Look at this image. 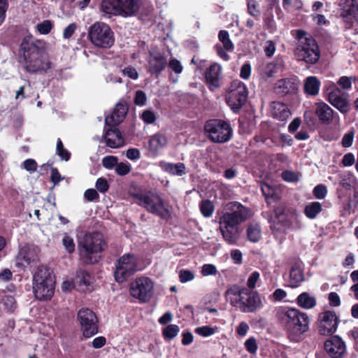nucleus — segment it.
<instances>
[{"label": "nucleus", "mask_w": 358, "mask_h": 358, "mask_svg": "<svg viewBox=\"0 0 358 358\" xmlns=\"http://www.w3.org/2000/svg\"><path fill=\"white\" fill-rule=\"evenodd\" d=\"M299 81L296 76L278 80L273 87V91L278 96L284 97L297 93Z\"/></svg>", "instance_id": "18"}, {"label": "nucleus", "mask_w": 358, "mask_h": 358, "mask_svg": "<svg viewBox=\"0 0 358 358\" xmlns=\"http://www.w3.org/2000/svg\"><path fill=\"white\" fill-rule=\"evenodd\" d=\"M279 324L285 330L288 338L293 342L303 339L309 329V317L305 313L294 308H285L278 312Z\"/></svg>", "instance_id": "2"}, {"label": "nucleus", "mask_w": 358, "mask_h": 358, "mask_svg": "<svg viewBox=\"0 0 358 358\" xmlns=\"http://www.w3.org/2000/svg\"><path fill=\"white\" fill-rule=\"evenodd\" d=\"M226 295L231 305L238 308L243 313H253L261 306L259 293L245 287L234 285L227 289Z\"/></svg>", "instance_id": "4"}, {"label": "nucleus", "mask_w": 358, "mask_h": 358, "mask_svg": "<svg viewBox=\"0 0 358 358\" xmlns=\"http://www.w3.org/2000/svg\"><path fill=\"white\" fill-rule=\"evenodd\" d=\"M262 192L268 206H271L272 203H275V204L280 203V195L269 185L264 183V185H262Z\"/></svg>", "instance_id": "35"}, {"label": "nucleus", "mask_w": 358, "mask_h": 358, "mask_svg": "<svg viewBox=\"0 0 358 358\" xmlns=\"http://www.w3.org/2000/svg\"><path fill=\"white\" fill-rule=\"evenodd\" d=\"M322 210L321 203L318 201H313L305 206L304 214L309 219H315Z\"/></svg>", "instance_id": "39"}, {"label": "nucleus", "mask_w": 358, "mask_h": 358, "mask_svg": "<svg viewBox=\"0 0 358 358\" xmlns=\"http://www.w3.org/2000/svg\"><path fill=\"white\" fill-rule=\"evenodd\" d=\"M117 164V157L115 156H106L102 159V165L107 169H112Z\"/></svg>", "instance_id": "51"}, {"label": "nucleus", "mask_w": 358, "mask_h": 358, "mask_svg": "<svg viewBox=\"0 0 358 358\" xmlns=\"http://www.w3.org/2000/svg\"><path fill=\"white\" fill-rule=\"evenodd\" d=\"M320 85L316 76H308L304 80L303 92L307 95L315 96L319 93Z\"/></svg>", "instance_id": "31"}, {"label": "nucleus", "mask_w": 358, "mask_h": 358, "mask_svg": "<svg viewBox=\"0 0 358 358\" xmlns=\"http://www.w3.org/2000/svg\"><path fill=\"white\" fill-rule=\"evenodd\" d=\"M92 275L85 270L79 271L76 277V284L80 291L85 292L91 285Z\"/></svg>", "instance_id": "34"}, {"label": "nucleus", "mask_w": 358, "mask_h": 358, "mask_svg": "<svg viewBox=\"0 0 358 358\" xmlns=\"http://www.w3.org/2000/svg\"><path fill=\"white\" fill-rule=\"evenodd\" d=\"M130 294L141 303L148 302L154 294V282L148 277L136 278L130 284Z\"/></svg>", "instance_id": "13"}, {"label": "nucleus", "mask_w": 358, "mask_h": 358, "mask_svg": "<svg viewBox=\"0 0 358 358\" xmlns=\"http://www.w3.org/2000/svg\"><path fill=\"white\" fill-rule=\"evenodd\" d=\"M218 38L222 43L224 48L227 51H233L234 45L229 38V34L226 30H221L218 34Z\"/></svg>", "instance_id": "42"}, {"label": "nucleus", "mask_w": 358, "mask_h": 358, "mask_svg": "<svg viewBox=\"0 0 358 358\" xmlns=\"http://www.w3.org/2000/svg\"><path fill=\"white\" fill-rule=\"evenodd\" d=\"M352 80H355V77L341 76L337 83L343 90H350L352 87Z\"/></svg>", "instance_id": "53"}, {"label": "nucleus", "mask_w": 358, "mask_h": 358, "mask_svg": "<svg viewBox=\"0 0 358 358\" xmlns=\"http://www.w3.org/2000/svg\"><path fill=\"white\" fill-rule=\"evenodd\" d=\"M220 231L223 239L229 245H236L239 238L238 228L235 227H229L226 224H221L220 226Z\"/></svg>", "instance_id": "30"}, {"label": "nucleus", "mask_w": 358, "mask_h": 358, "mask_svg": "<svg viewBox=\"0 0 358 358\" xmlns=\"http://www.w3.org/2000/svg\"><path fill=\"white\" fill-rule=\"evenodd\" d=\"M217 273V270L215 265L211 264H205L202 266L201 274L203 276L214 275Z\"/></svg>", "instance_id": "59"}, {"label": "nucleus", "mask_w": 358, "mask_h": 358, "mask_svg": "<svg viewBox=\"0 0 358 358\" xmlns=\"http://www.w3.org/2000/svg\"><path fill=\"white\" fill-rule=\"evenodd\" d=\"M297 305L304 309H310L316 306V299L308 292L300 294L296 298Z\"/></svg>", "instance_id": "38"}, {"label": "nucleus", "mask_w": 358, "mask_h": 358, "mask_svg": "<svg viewBox=\"0 0 358 358\" xmlns=\"http://www.w3.org/2000/svg\"><path fill=\"white\" fill-rule=\"evenodd\" d=\"M180 328L176 324H169L162 330V336L166 341L173 340L179 333Z\"/></svg>", "instance_id": "43"}, {"label": "nucleus", "mask_w": 358, "mask_h": 358, "mask_svg": "<svg viewBox=\"0 0 358 358\" xmlns=\"http://www.w3.org/2000/svg\"><path fill=\"white\" fill-rule=\"evenodd\" d=\"M282 178L285 181L291 182H296L299 180V176L296 173L287 170L282 173Z\"/></svg>", "instance_id": "63"}, {"label": "nucleus", "mask_w": 358, "mask_h": 358, "mask_svg": "<svg viewBox=\"0 0 358 358\" xmlns=\"http://www.w3.org/2000/svg\"><path fill=\"white\" fill-rule=\"evenodd\" d=\"M314 113L318 117L319 122L325 125L331 124L334 118V114H337L328 104L323 101L315 103Z\"/></svg>", "instance_id": "24"}, {"label": "nucleus", "mask_w": 358, "mask_h": 358, "mask_svg": "<svg viewBox=\"0 0 358 358\" xmlns=\"http://www.w3.org/2000/svg\"><path fill=\"white\" fill-rule=\"evenodd\" d=\"M222 67L217 63L211 64L205 72L206 83L210 91L220 87V78Z\"/></svg>", "instance_id": "25"}, {"label": "nucleus", "mask_w": 358, "mask_h": 358, "mask_svg": "<svg viewBox=\"0 0 358 358\" xmlns=\"http://www.w3.org/2000/svg\"><path fill=\"white\" fill-rule=\"evenodd\" d=\"M327 101L341 113H348V100L338 87H334L328 93Z\"/></svg>", "instance_id": "22"}, {"label": "nucleus", "mask_w": 358, "mask_h": 358, "mask_svg": "<svg viewBox=\"0 0 358 358\" xmlns=\"http://www.w3.org/2000/svg\"><path fill=\"white\" fill-rule=\"evenodd\" d=\"M138 258L134 254L127 253L120 257L115 264L114 277L119 283L126 282L137 271Z\"/></svg>", "instance_id": "12"}, {"label": "nucleus", "mask_w": 358, "mask_h": 358, "mask_svg": "<svg viewBox=\"0 0 358 358\" xmlns=\"http://www.w3.org/2000/svg\"><path fill=\"white\" fill-rule=\"evenodd\" d=\"M167 57L161 52H149L147 71L158 78L167 66Z\"/></svg>", "instance_id": "19"}, {"label": "nucleus", "mask_w": 358, "mask_h": 358, "mask_svg": "<svg viewBox=\"0 0 358 358\" xmlns=\"http://www.w3.org/2000/svg\"><path fill=\"white\" fill-rule=\"evenodd\" d=\"M53 27V24L49 20H43L36 25L37 31L41 34H49Z\"/></svg>", "instance_id": "48"}, {"label": "nucleus", "mask_w": 358, "mask_h": 358, "mask_svg": "<svg viewBox=\"0 0 358 358\" xmlns=\"http://www.w3.org/2000/svg\"><path fill=\"white\" fill-rule=\"evenodd\" d=\"M340 320L334 310H324L317 318L318 332L322 336H331L336 332Z\"/></svg>", "instance_id": "16"}, {"label": "nucleus", "mask_w": 358, "mask_h": 358, "mask_svg": "<svg viewBox=\"0 0 358 358\" xmlns=\"http://www.w3.org/2000/svg\"><path fill=\"white\" fill-rule=\"evenodd\" d=\"M297 216L298 213L294 208L282 202L276 203L273 206V213L268 220L271 230L273 232L285 234L292 227Z\"/></svg>", "instance_id": "5"}, {"label": "nucleus", "mask_w": 358, "mask_h": 358, "mask_svg": "<svg viewBox=\"0 0 358 358\" xmlns=\"http://www.w3.org/2000/svg\"><path fill=\"white\" fill-rule=\"evenodd\" d=\"M167 144L166 137L160 133L152 135L149 141V149L151 152H156Z\"/></svg>", "instance_id": "36"}, {"label": "nucleus", "mask_w": 358, "mask_h": 358, "mask_svg": "<svg viewBox=\"0 0 358 358\" xmlns=\"http://www.w3.org/2000/svg\"><path fill=\"white\" fill-rule=\"evenodd\" d=\"M285 69V62L282 59H276L273 62H262L257 66V73L260 77L267 80L268 78H273L279 71Z\"/></svg>", "instance_id": "20"}, {"label": "nucleus", "mask_w": 358, "mask_h": 358, "mask_svg": "<svg viewBox=\"0 0 358 358\" xmlns=\"http://www.w3.org/2000/svg\"><path fill=\"white\" fill-rule=\"evenodd\" d=\"M131 171V166L123 162H120L115 166V172L121 176L128 174Z\"/></svg>", "instance_id": "57"}, {"label": "nucleus", "mask_w": 358, "mask_h": 358, "mask_svg": "<svg viewBox=\"0 0 358 358\" xmlns=\"http://www.w3.org/2000/svg\"><path fill=\"white\" fill-rule=\"evenodd\" d=\"M199 209L201 214L205 217H210L212 216L215 206L213 203L209 199L202 200L199 203Z\"/></svg>", "instance_id": "41"}, {"label": "nucleus", "mask_w": 358, "mask_h": 358, "mask_svg": "<svg viewBox=\"0 0 358 358\" xmlns=\"http://www.w3.org/2000/svg\"><path fill=\"white\" fill-rule=\"evenodd\" d=\"M105 141L108 147L118 148L124 145V138L121 131L117 127H111L106 130L105 134Z\"/></svg>", "instance_id": "26"}, {"label": "nucleus", "mask_w": 358, "mask_h": 358, "mask_svg": "<svg viewBox=\"0 0 358 358\" xmlns=\"http://www.w3.org/2000/svg\"><path fill=\"white\" fill-rule=\"evenodd\" d=\"M341 16L343 19L344 27L346 29H350L352 28L355 21L358 22V15H348L347 13H343V12H341Z\"/></svg>", "instance_id": "47"}, {"label": "nucleus", "mask_w": 358, "mask_h": 358, "mask_svg": "<svg viewBox=\"0 0 358 358\" xmlns=\"http://www.w3.org/2000/svg\"><path fill=\"white\" fill-rule=\"evenodd\" d=\"M218 328L217 327L205 325L196 327L194 329V332L202 337H208L215 334Z\"/></svg>", "instance_id": "45"}, {"label": "nucleus", "mask_w": 358, "mask_h": 358, "mask_svg": "<svg viewBox=\"0 0 358 358\" xmlns=\"http://www.w3.org/2000/svg\"><path fill=\"white\" fill-rule=\"evenodd\" d=\"M259 276L260 274L258 271H253L247 280V288L252 290L256 287V284L259 280Z\"/></svg>", "instance_id": "55"}, {"label": "nucleus", "mask_w": 358, "mask_h": 358, "mask_svg": "<svg viewBox=\"0 0 358 358\" xmlns=\"http://www.w3.org/2000/svg\"><path fill=\"white\" fill-rule=\"evenodd\" d=\"M56 154L62 160H64L66 162L70 159L71 155V152L64 148V144L59 138H57V141Z\"/></svg>", "instance_id": "46"}, {"label": "nucleus", "mask_w": 358, "mask_h": 358, "mask_svg": "<svg viewBox=\"0 0 358 358\" xmlns=\"http://www.w3.org/2000/svg\"><path fill=\"white\" fill-rule=\"evenodd\" d=\"M132 197L138 206L162 219H168L171 216L170 210L165 206L164 200L157 193L152 191L138 192L132 194Z\"/></svg>", "instance_id": "8"}, {"label": "nucleus", "mask_w": 358, "mask_h": 358, "mask_svg": "<svg viewBox=\"0 0 358 358\" xmlns=\"http://www.w3.org/2000/svg\"><path fill=\"white\" fill-rule=\"evenodd\" d=\"M324 347L331 358H343L346 352L345 344L338 336H332L327 340Z\"/></svg>", "instance_id": "21"}, {"label": "nucleus", "mask_w": 358, "mask_h": 358, "mask_svg": "<svg viewBox=\"0 0 358 358\" xmlns=\"http://www.w3.org/2000/svg\"><path fill=\"white\" fill-rule=\"evenodd\" d=\"M52 271L44 266H38L33 276L34 292L39 300L50 299L55 290V277Z\"/></svg>", "instance_id": "7"}, {"label": "nucleus", "mask_w": 358, "mask_h": 358, "mask_svg": "<svg viewBox=\"0 0 358 358\" xmlns=\"http://www.w3.org/2000/svg\"><path fill=\"white\" fill-rule=\"evenodd\" d=\"M294 31L296 32V38L299 43L296 49L299 59L310 64L317 62L320 50L315 39L303 29L292 31Z\"/></svg>", "instance_id": "6"}, {"label": "nucleus", "mask_w": 358, "mask_h": 358, "mask_svg": "<svg viewBox=\"0 0 358 358\" xmlns=\"http://www.w3.org/2000/svg\"><path fill=\"white\" fill-rule=\"evenodd\" d=\"M63 245L69 254H72L75 251V243L73 238L68 235H65L62 239Z\"/></svg>", "instance_id": "52"}, {"label": "nucleus", "mask_w": 358, "mask_h": 358, "mask_svg": "<svg viewBox=\"0 0 358 358\" xmlns=\"http://www.w3.org/2000/svg\"><path fill=\"white\" fill-rule=\"evenodd\" d=\"M162 170L173 176H182L186 173L185 165L182 162L173 164L171 162H161Z\"/></svg>", "instance_id": "32"}, {"label": "nucleus", "mask_w": 358, "mask_h": 358, "mask_svg": "<svg viewBox=\"0 0 358 358\" xmlns=\"http://www.w3.org/2000/svg\"><path fill=\"white\" fill-rule=\"evenodd\" d=\"M100 10L110 15H121L117 0H102Z\"/></svg>", "instance_id": "33"}, {"label": "nucleus", "mask_w": 358, "mask_h": 358, "mask_svg": "<svg viewBox=\"0 0 358 358\" xmlns=\"http://www.w3.org/2000/svg\"><path fill=\"white\" fill-rule=\"evenodd\" d=\"M230 211L226 212L220 218L221 224L229 227L238 226L250 217V210L238 202L231 203Z\"/></svg>", "instance_id": "15"}, {"label": "nucleus", "mask_w": 358, "mask_h": 358, "mask_svg": "<svg viewBox=\"0 0 358 358\" xmlns=\"http://www.w3.org/2000/svg\"><path fill=\"white\" fill-rule=\"evenodd\" d=\"M245 347L246 350L250 354H255L257 352L258 346L257 344L256 339L254 337H251L245 341Z\"/></svg>", "instance_id": "54"}, {"label": "nucleus", "mask_w": 358, "mask_h": 358, "mask_svg": "<svg viewBox=\"0 0 358 358\" xmlns=\"http://www.w3.org/2000/svg\"><path fill=\"white\" fill-rule=\"evenodd\" d=\"M204 131L211 141L222 143L229 141L232 130L227 122L220 119H210L206 122Z\"/></svg>", "instance_id": "9"}, {"label": "nucleus", "mask_w": 358, "mask_h": 358, "mask_svg": "<svg viewBox=\"0 0 358 358\" xmlns=\"http://www.w3.org/2000/svg\"><path fill=\"white\" fill-rule=\"evenodd\" d=\"M354 207L352 199L349 198L348 200L343 201L342 203V210L341 215V216H346L349 215L351 213H355V210H352V208Z\"/></svg>", "instance_id": "50"}, {"label": "nucleus", "mask_w": 358, "mask_h": 358, "mask_svg": "<svg viewBox=\"0 0 358 358\" xmlns=\"http://www.w3.org/2000/svg\"><path fill=\"white\" fill-rule=\"evenodd\" d=\"M121 15L129 17L136 15L141 7V0H117Z\"/></svg>", "instance_id": "28"}, {"label": "nucleus", "mask_w": 358, "mask_h": 358, "mask_svg": "<svg viewBox=\"0 0 358 358\" xmlns=\"http://www.w3.org/2000/svg\"><path fill=\"white\" fill-rule=\"evenodd\" d=\"M39 249L33 245H24L21 247L16 256L15 266L24 270L25 268L32 263L38 261Z\"/></svg>", "instance_id": "17"}, {"label": "nucleus", "mask_w": 358, "mask_h": 358, "mask_svg": "<svg viewBox=\"0 0 358 358\" xmlns=\"http://www.w3.org/2000/svg\"><path fill=\"white\" fill-rule=\"evenodd\" d=\"M22 168L31 173L35 172L37 170L38 164L33 159H27L22 163Z\"/></svg>", "instance_id": "62"}, {"label": "nucleus", "mask_w": 358, "mask_h": 358, "mask_svg": "<svg viewBox=\"0 0 358 358\" xmlns=\"http://www.w3.org/2000/svg\"><path fill=\"white\" fill-rule=\"evenodd\" d=\"M248 96L245 85L239 80H233L226 95V102L231 110L237 113L247 101Z\"/></svg>", "instance_id": "11"}, {"label": "nucleus", "mask_w": 358, "mask_h": 358, "mask_svg": "<svg viewBox=\"0 0 358 358\" xmlns=\"http://www.w3.org/2000/svg\"><path fill=\"white\" fill-rule=\"evenodd\" d=\"M4 310L8 313H13L17 306L15 298L11 295H6L2 299Z\"/></svg>", "instance_id": "44"}, {"label": "nucleus", "mask_w": 358, "mask_h": 358, "mask_svg": "<svg viewBox=\"0 0 358 358\" xmlns=\"http://www.w3.org/2000/svg\"><path fill=\"white\" fill-rule=\"evenodd\" d=\"M305 281L303 269L299 262H295L291 266L289 276V287L291 288L299 287Z\"/></svg>", "instance_id": "27"}, {"label": "nucleus", "mask_w": 358, "mask_h": 358, "mask_svg": "<svg viewBox=\"0 0 358 358\" xmlns=\"http://www.w3.org/2000/svg\"><path fill=\"white\" fill-rule=\"evenodd\" d=\"M77 319L80 323L83 336L90 338L99 331L98 318L96 315L90 308H83L78 310Z\"/></svg>", "instance_id": "14"}, {"label": "nucleus", "mask_w": 358, "mask_h": 358, "mask_svg": "<svg viewBox=\"0 0 358 358\" xmlns=\"http://www.w3.org/2000/svg\"><path fill=\"white\" fill-rule=\"evenodd\" d=\"M17 62L30 74L46 73L52 68L46 42L31 34L22 38L17 52Z\"/></svg>", "instance_id": "1"}, {"label": "nucleus", "mask_w": 358, "mask_h": 358, "mask_svg": "<svg viewBox=\"0 0 358 358\" xmlns=\"http://www.w3.org/2000/svg\"><path fill=\"white\" fill-rule=\"evenodd\" d=\"M88 37L95 46L110 48L115 42L114 34L110 27L103 22H96L90 27Z\"/></svg>", "instance_id": "10"}, {"label": "nucleus", "mask_w": 358, "mask_h": 358, "mask_svg": "<svg viewBox=\"0 0 358 358\" xmlns=\"http://www.w3.org/2000/svg\"><path fill=\"white\" fill-rule=\"evenodd\" d=\"M85 199L90 202L97 201L99 200V195L94 189H87L84 193Z\"/></svg>", "instance_id": "58"}, {"label": "nucleus", "mask_w": 358, "mask_h": 358, "mask_svg": "<svg viewBox=\"0 0 358 358\" xmlns=\"http://www.w3.org/2000/svg\"><path fill=\"white\" fill-rule=\"evenodd\" d=\"M271 115L278 120L285 122L291 115L288 106L280 101H273L271 103Z\"/></svg>", "instance_id": "29"}, {"label": "nucleus", "mask_w": 358, "mask_h": 358, "mask_svg": "<svg viewBox=\"0 0 358 358\" xmlns=\"http://www.w3.org/2000/svg\"><path fill=\"white\" fill-rule=\"evenodd\" d=\"M129 110V106L126 102H119L116 104L110 115L106 117V124L111 127H117L123 122Z\"/></svg>", "instance_id": "23"}, {"label": "nucleus", "mask_w": 358, "mask_h": 358, "mask_svg": "<svg viewBox=\"0 0 358 358\" xmlns=\"http://www.w3.org/2000/svg\"><path fill=\"white\" fill-rule=\"evenodd\" d=\"M313 193L316 199H323L327 194V187L323 184H319L314 187Z\"/></svg>", "instance_id": "49"}, {"label": "nucleus", "mask_w": 358, "mask_h": 358, "mask_svg": "<svg viewBox=\"0 0 358 358\" xmlns=\"http://www.w3.org/2000/svg\"><path fill=\"white\" fill-rule=\"evenodd\" d=\"M96 187L101 193H105L108 190L109 185L106 178H99L96 182Z\"/></svg>", "instance_id": "64"}, {"label": "nucleus", "mask_w": 358, "mask_h": 358, "mask_svg": "<svg viewBox=\"0 0 358 358\" xmlns=\"http://www.w3.org/2000/svg\"><path fill=\"white\" fill-rule=\"evenodd\" d=\"M141 119L146 124H152L156 120V115L150 110H145L141 115Z\"/></svg>", "instance_id": "56"}, {"label": "nucleus", "mask_w": 358, "mask_h": 358, "mask_svg": "<svg viewBox=\"0 0 358 358\" xmlns=\"http://www.w3.org/2000/svg\"><path fill=\"white\" fill-rule=\"evenodd\" d=\"M339 185L345 190H350L356 182L355 176L351 173H344L339 176Z\"/></svg>", "instance_id": "40"}, {"label": "nucleus", "mask_w": 358, "mask_h": 358, "mask_svg": "<svg viewBox=\"0 0 358 358\" xmlns=\"http://www.w3.org/2000/svg\"><path fill=\"white\" fill-rule=\"evenodd\" d=\"M355 136V131L353 130L349 131L345 134L341 141V144L344 148H349L352 145L353 139Z\"/></svg>", "instance_id": "61"}, {"label": "nucleus", "mask_w": 358, "mask_h": 358, "mask_svg": "<svg viewBox=\"0 0 358 358\" xmlns=\"http://www.w3.org/2000/svg\"><path fill=\"white\" fill-rule=\"evenodd\" d=\"M248 241L252 243H257L262 238V227L257 223L250 224L246 229Z\"/></svg>", "instance_id": "37"}, {"label": "nucleus", "mask_w": 358, "mask_h": 358, "mask_svg": "<svg viewBox=\"0 0 358 358\" xmlns=\"http://www.w3.org/2000/svg\"><path fill=\"white\" fill-rule=\"evenodd\" d=\"M194 278V273L189 270L182 269L179 273L180 281L182 283L191 281Z\"/></svg>", "instance_id": "60"}, {"label": "nucleus", "mask_w": 358, "mask_h": 358, "mask_svg": "<svg viewBox=\"0 0 358 358\" xmlns=\"http://www.w3.org/2000/svg\"><path fill=\"white\" fill-rule=\"evenodd\" d=\"M106 242L101 232L87 233L80 238L78 244L79 255L86 264H94L99 262L100 254L106 247Z\"/></svg>", "instance_id": "3"}]
</instances>
